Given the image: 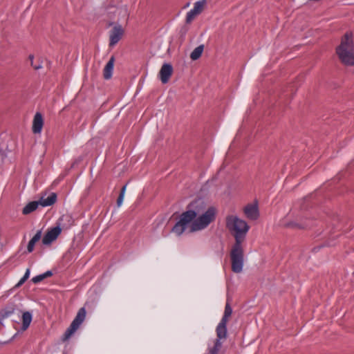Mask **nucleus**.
Returning <instances> with one entry per match:
<instances>
[{"instance_id": "nucleus-29", "label": "nucleus", "mask_w": 354, "mask_h": 354, "mask_svg": "<svg viewBox=\"0 0 354 354\" xmlns=\"http://www.w3.org/2000/svg\"><path fill=\"white\" fill-rule=\"evenodd\" d=\"M218 351H219V349H218L217 348H216L215 346H213V348H212L210 350H209V353L210 354H218Z\"/></svg>"}, {"instance_id": "nucleus-16", "label": "nucleus", "mask_w": 354, "mask_h": 354, "mask_svg": "<svg viewBox=\"0 0 354 354\" xmlns=\"http://www.w3.org/2000/svg\"><path fill=\"white\" fill-rule=\"evenodd\" d=\"M40 205L39 201H32L28 203L22 209V214L27 215L37 209L38 206Z\"/></svg>"}, {"instance_id": "nucleus-24", "label": "nucleus", "mask_w": 354, "mask_h": 354, "mask_svg": "<svg viewBox=\"0 0 354 354\" xmlns=\"http://www.w3.org/2000/svg\"><path fill=\"white\" fill-rule=\"evenodd\" d=\"M44 279V275H43V274H41L37 275L36 277H34L31 279V281L34 283H38L41 282V281H43Z\"/></svg>"}, {"instance_id": "nucleus-8", "label": "nucleus", "mask_w": 354, "mask_h": 354, "mask_svg": "<svg viewBox=\"0 0 354 354\" xmlns=\"http://www.w3.org/2000/svg\"><path fill=\"white\" fill-rule=\"evenodd\" d=\"M187 209L196 213V216L205 212L206 205L201 198L196 199L189 204Z\"/></svg>"}, {"instance_id": "nucleus-18", "label": "nucleus", "mask_w": 354, "mask_h": 354, "mask_svg": "<svg viewBox=\"0 0 354 354\" xmlns=\"http://www.w3.org/2000/svg\"><path fill=\"white\" fill-rule=\"evenodd\" d=\"M204 49L203 45H200L198 47H196L191 53L190 58L192 60H196L198 59L202 55Z\"/></svg>"}, {"instance_id": "nucleus-17", "label": "nucleus", "mask_w": 354, "mask_h": 354, "mask_svg": "<svg viewBox=\"0 0 354 354\" xmlns=\"http://www.w3.org/2000/svg\"><path fill=\"white\" fill-rule=\"evenodd\" d=\"M32 322V314L30 312H24L22 315V329L26 330Z\"/></svg>"}, {"instance_id": "nucleus-28", "label": "nucleus", "mask_w": 354, "mask_h": 354, "mask_svg": "<svg viewBox=\"0 0 354 354\" xmlns=\"http://www.w3.org/2000/svg\"><path fill=\"white\" fill-rule=\"evenodd\" d=\"M221 339H222L216 338V339L214 342V346H215L216 348H217L219 350L221 349V348L222 346V342H221Z\"/></svg>"}, {"instance_id": "nucleus-20", "label": "nucleus", "mask_w": 354, "mask_h": 354, "mask_svg": "<svg viewBox=\"0 0 354 354\" xmlns=\"http://www.w3.org/2000/svg\"><path fill=\"white\" fill-rule=\"evenodd\" d=\"M205 3V0H201L194 3L193 10H195L198 15L202 12Z\"/></svg>"}, {"instance_id": "nucleus-1", "label": "nucleus", "mask_w": 354, "mask_h": 354, "mask_svg": "<svg viewBox=\"0 0 354 354\" xmlns=\"http://www.w3.org/2000/svg\"><path fill=\"white\" fill-rule=\"evenodd\" d=\"M225 221L227 229L233 235L235 240L230 251L232 270L235 273H240L243 270L244 260L242 243L245 239L250 226L245 221L240 219L236 216L229 215L226 217Z\"/></svg>"}, {"instance_id": "nucleus-27", "label": "nucleus", "mask_w": 354, "mask_h": 354, "mask_svg": "<svg viewBox=\"0 0 354 354\" xmlns=\"http://www.w3.org/2000/svg\"><path fill=\"white\" fill-rule=\"evenodd\" d=\"M35 245V243L33 242V241L30 240L27 246V250L28 252H32L33 251Z\"/></svg>"}, {"instance_id": "nucleus-13", "label": "nucleus", "mask_w": 354, "mask_h": 354, "mask_svg": "<svg viewBox=\"0 0 354 354\" xmlns=\"http://www.w3.org/2000/svg\"><path fill=\"white\" fill-rule=\"evenodd\" d=\"M227 322L221 321L216 328V333L217 338L226 339L227 330Z\"/></svg>"}, {"instance_id": "nucleus-31", "label": "nucleus", "mask_w": 354, "mask_h": 354, "mask_svg": "<svg viewBox=\"0 0 354 354\" xmlns=\"http://www.w3.org/2000/svg\"><path fill=\"white\" fill-rule=\"evenodd\" d=\"M293 225H293V224H292V223H289V224L288 225V226H293Z\"/></svg>"}, {"instance_id": "nucleus-30", "label": "nucleus", "mask_w": 354, "mask_h": 354, "mask_svg": "<svg viewBox=\"0 0 354 354\" xmlns=\"http://www.w3.org/2000/svg\"><path fill=\"white\" fill-rule=\"evenodd\" d=\"M43 275H44V279L47 278V277H51L53 275V272L50 270L44 272L43 274Z\"/></svg>"}, {"instance_id": "nucleus-6", "label": "nucleus", "mask_w": 354, "mask_h": 354, "mask_svg": "<svg viewBox=\"0 0 354 354\" xmlns=\"http://www.w3.org/2000/svg\"><path fill=\"white\" fill-rule=\"evenodd\" d=\"M124 31L121 25L115 26L110 31L109 46H114L121 39Z\"/></svg>"}, {"instance_id": "nucleus-23", "label": "nucleus", "mask_w": 354, "mask_h": 354, "mask_svg": "<svg viewBox=\"0 0 354 354\" xmlns=\"http://www.w3.org/2000/svg\"><path fill=\"white\" fill-rule=\"evenodd\" d=\"M30 269L28 268L24 275V277L19 280V281L16 284L15 288H19L22 286L25 281L29 278L30 276Z\"/></svg>"}, {"instance_id": "nucleus-2", "label": "nucleus", "mask_w": 354, "mask_h": 354, "mask_svg": "<svg viewBox=\"0 0 354 354\" xmlns=\"http://www.w3.org/2000/svg\"><path fill=\"white\" fill-rule=\"evenodd\" d=\"M336 53L340 62L346 66L354 65V42L352 32H346L336 48Z\"/></svg>"}, {"instance_id": "nucleus-14", "label": "nucleus", "mask_w": 354, "mask_h": 354, "mask_svg": "<svg viewBox=\"0 0 354 354\" xmlns=\"http://www.w3.org/2000/svg\"><path fill=\"white\" fill-rule=\"evenodd\" d=\"M57 201V194L55 193H51L46 198L43 197L40 198L39 201V205L42 207H47L53 205Z\"/></svg>"}, {"instance_id": "nucleus-12", "label": "nucleus", "mask_w": 354, "mask_h": 354, "mask_svg": "<svg viewBox=\"0 0 354 354\" xmlns=\"http://www.w3.org/2000/svg\"><path fill=\"white\" fill-rule=\"evenodd\" d=\"M114 62L115 57L114 56H111L103 70V77L105 80H109L111 78L114 66Z\"/></svg>"}, {"instance_id": "nucleus-26", "label": "nucleus", "mask_w": 354, "mask_h": 354, "mask_svg": "<svg viewBox=\"0 0 354 354\" xmlns=\"http://www.w3.org/2000/svg\"><path fill=\"white\" fill-rule=\"evenodd\" d=\"M33 59H34V56H33L32 55H29V59L30 60L31 66L34 68V69H35V70H39V68H41L42 66H41V64H37V65L32 64Z\"/></svg>"}, {"instance_id": "nucleus-4", "label": "nucleus", "mask_w": 354, "mask_h": 354, "mask_svg": "<svg viewBox=\"0 0 354 354\" xmlns=\"http://www.w3.org/2000/svg\"><path fill=\"white\" fill-rule=\"evenodd\" d=\"M196 218V213L187 209L180 214L179 221L172 227L171 232L177 236H180L185 231L187 225L192 224Z\"/></svg>"}, {"instance_id": "nucleus-25", "label": "nucleus", "mask_w": 354, "mask_h": 354, "mask_svg": "<svg viewBox=\"0 0 354 354\" xmlns=\"http://www.w3.org/2000/svg\"><path fill=\"white\" fill-rule=\"evenodd\" d=\"M41 231L39 230L30 240L36 243L41 239Z\"/></svg>"}, {"instance_id": "nucleus-7", "label": "nucleus", "mask_w": 354, "mask_h": 354, "mask_svg": "<svg viewBox=\"0 0 354 354\" xmlns=\"http://www.w3.org/2000/svg\"><path fill=\"white\" fill-rule=\"evenodd\" d=\"M62 229L59 226L50 228L45 234L42 239V243L44 245H50L53 241L57 239L58 236L61 234Z\"/></svg>"}, {"instance_id": "nucleus-11", "label": "nucleus", "mask_w": 354, "mask_h": 354, "mask_svg": "<svg viewBox=\"0 0 354 354\" xmlns=\"http://www.w3.org/2000/svg\"><path fill=\"white\" fill-rule=\"evenodd\" d=\"M44 125L42 115L40 113H36L33 119L32 131L34 133H39L41 131Z\"/></svg>"}, {"instance_id": "nucleus-10", "label": "nucleus", "mask_w": 354, "mask_h": 354, "mask_svg": "<svg viewBox=\"0 0 354 354\" xmlns=\"http://www.w3.org/2000/svg\"><path fill=\"white\" fill-rule=\"evenodd\" d=\"M243 212L246 217L252 221L257 220L259 216L257 205L248 204L244 207Z\"/></svg>"}, {"instance_id": "nucleus-22", "label": "nucleus", "mask_w": 354, "mask_h": 354, "mask_svg": "<svg viewBox=\"0 0 354 354\" xmlns=\"http://www.w3.org/2000/svg\"><path fill=\"white\" fill-rule=\"evenodd\" d=\"M126 188H127V185H124L121 190H120V193L119 194V196L117 199V205L118 207H120L122 203V201H123V199H124V194H125V191H126Z\"/></svg>"}, {"instance_id": "nucleus-3", "label": "nucleus", "mask_w": 354, "mask_h": 354, "mask_svg": "<svg viewBox=\"0 0 354 354\" xmlns=\"http://www.w3.org/2000/svg\"><path fill=\"white\" fill-rule=\"evenodd\" d=\"M201 214L190 225L191 232L203 230L214 221L216 217V209L214 207H210Z\"/></svg>"}, {"instance_id": "nucleus-9", "label": "nucleus", "mask_w": 354, "mask_h": 354, "mask_svg": "<svg viewBox=\"0 0 354 354\" xmlns=\"http://www.w3.org/2000/svg\"><path fill=\"white\" fill-rule=\"evenodd\" d=\"M172 73L173 67L171 64L167 63L163 64L159 72V75L162 83H167Z\"/></svg>"}, {"instance_id": "nucleus-19", "label": "nucleus", "mask_w": 354, "mask_h": 354, "mask_svg": "<svg viewBox=\"0 0 354 354\" xmlns=\"http://www.w3.org/2000/svg\"><path fill=\"white\" fill-rule=\"evenodd\" d=\"M232 309L229 302H227L225 307L224 314L221 321L227 322L229 317L232 315Z\"/></svg>"}, {"instance_id": "nucleus-15", "label": "nucleus", "mask_w": 354, "mask_h": 354, "mask_svg": "<svg viewBox=\"0 0 354 354\" xmlns=\"http://www.w3.org/2000/svg\"><path fill=\"white\" fill-rule=\"evenodd\" d=\"M16 308L14 305L7 306L6 308L2 309L0 311V324H1V322L4 319L9 317L12 314H13Z\"/></svg>"}, {"instance_id": "nucleus-5", "label": "nucleus", "mask_w": 354, "mask_h": 354, "mask_svg": "<svg viewBox=\"0 0 354 354\" xmlns=\"http://www.w3.org/2000/svg\"><path fill=\"white\" fill-rule=\"evenodd\" d=\"M86 311L84 307L79 309L75 319L62 336V341L68 340L84 321Z\"/></svg>"}, {"instance_id": "nucleus-21", "label": "nucleus", "mask_w": 354, "mask_h": 354, "mask_svg": "<svg viewBox=\"0 0 354 354\" xmlns=\"http://www.w3.org/2000/svg\"><path fill=\"white\" fill-rule=\"evenodd\" d=\"M198 14L193 9H192L190 11H189L187 13V16H186V23L187 24H190L194 19L195 17L198 15Z\"/></svg>"}]
</instances>
